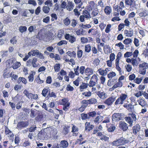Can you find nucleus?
Instances as JSON below:
<instances>
[{"mask_svg": "<svg viewBox=\"0 0 148 148\" xmlns=\"http://www.w3.org/2000/svg\"><path fill=\"white\" fill-rule=\"evenodd\" d=\"M57 133L56 128L53 126H49L41 130L38 134V138L43 140L54 139Z\"/></svg>", "mask_w": 148, "mask_h": 148, "instance_id": "1", "label": "nucleus"}, {"mask_svg": "<svg viewBox=\"0 0 148 148\" xmlns=\"http://www.w3.org/2000/svg\"><path fill=\"white\" fill-rule=\"evenodd\" d=\"M128 115V116L125 117V121L129 124L130 126L131 127L132 125L133 121H136L137 120L136 115L133 112L129 113Z\"/></svg>", "mask_w": 148, "mask_h": 148, "instance_id": "2", "label": "nucleus"}, {"mask_svg": "<svg viewBox=\"0 0 148 148\" xmlns=\"http://www.w3.org/2000/svg\"><path fill=\"white\" fill-rule=\"evenodd\" d=\"M69 101L68 98H65L59 100V104L63 106V110L65 111H67L69 108L70 103Z\"/></svg>", "mask_w": 148, "mask_h": 148, "instance_id": "3", "label": "nucleus"}, {"mask_svg": "<svg viewBox=\"0 0 148 148\" xmlns=\"http://www.w3.org/2000/svg\"><path fill=\"white\" fill-rule=\"evenodd\" d=\"M126 7L129 8L130 10H133L136 8V3L134 0H125Z\"/></svg>", "mask_w": 148, "mask_h": 148, "instance_id": "4", "label": "nucleus"}, {"mask_svg": "<svg viewBox=\"0 0 148 148\" xmlns=\"http://www.w3.org/2000/svg\"><path fill=\"white\" fill-rule=\"evenodd\" d=\"M139 73L144 75L146 74V70L148 69V63L143 62L139 65Z\"/></svg>", "mask_w": 148, "mask_h": 148, "instance_id": "5", "label": "nucleus"}, {"mask_svg": "<svg viewBox=\"0 0 148 148\" xmlns=\"http://www.w3.org/2000/svg\"><path fill=\"white\" fill-rule=\"evenodd\" d=\"M129 140L123 137H121L116 141H114L112 144V145L118 146L124 145L129 142Z\"/></svg>", "mask_w": 148, "mask_h": 148, "instance_id": "6", "label": "nucleus"}, {"mask_svg": "<svg viewBox=\"0 0 148 148\" xmlns=\"http://www.w3.org/2000/svg\"><path fill=\"white\" fill-rule=\"evenodd\" d=\"M127 97V95L122 93L118 97L114 103L115 105H121L123 103L124 101Z\"/></svg>", "mask_w": 148, "mask_h": 148, "instance_id": "7", "label": "nucleus"}, {"mask_svg": "<svg viewBox=\"0 0 148 148\" xmlns=\"http://www.w3.org/2000/svg\"><path fill=\"white\" fill-rule=\"evenodd\" d=\"M37 59L34 58L32 59H29L26 62V65L28 66H32L34 68H36L38 66V64H36L37 61Z\"/></svg>", "mask_w": 148, "mask_h": 148, "instance_id": "8", "label": "nucleus"}, {"mask_svg": "<svg viewBox=\"0 0 148 148\" xmlns=\"http://www.w3.org/2000/svg\"><path fill=\"white\" fill-rule=\"evenodd\" d=\"M98 80L97 76L95 74H94L91 77L88 84V86L90 87L95 86L97 83Z\"/></svg>", "mask_w": 148, "mask_h": 148, "instance_id": "9", "label": "nucleus"}, {"mask_svg": "<svg viewBox=\"0 0 148 148\" xmlns=\"http://www.w3.org/2000/svg\"><path fill=\"white\" fill-rule=\"evenodd\" d=\"M85 69V67L84 66H80L79 68V66H77L76 68L74 69V70L75 72V74L76 75H78L80 73L82 75H83L84 73V71Z\"/></svg>", "mask_w": 148, "mask_h": 148, "instance_id": "10", "label": "nucleus"}, {"mask_svg": "<svg viewBox=\"0 0 148 148\" xmlns=\"http://www.w3.org/2000/svg\"><path fill=\"white\" fill-rule=\"evenodd\" d=\"M5 133L7 135L8 137L10 140L13 141L14 139V134L9 128L6 127L5 129Z\"/></svg>", "mask_w": 148, "mask_h": 148, "instance_id": "11", "label": "nucleus"}, {"mask_svg": "<svg viewBox=\"0 0 148 148\" xmlns=\"http://www.w3.org/2000/svg\"><path fill=\"white\" fill-rule=\"evenodd\" d=\"M28 122L26 121H19L17 123L16 128L18 130H21L22 129L26 127L28 125Z\"/></svg>", "mask_w": 148, "mask_h": 148, "instance_id": "12", "label": "nucleus"}, {"mask_svg": "<svg viewBox=\"0 0 148 148\" xmlns=\"http://www.w3.org/2000/svg\"><path fill=\"white\" fill-rule=\"evenodd\" d=\"M97 102V100L95 98H92L88 100H84L82 101L81 103L86 104L87 106L88 104H94Z\"/></svg>", "mask_w": 148, "mask_h": 148, "instance_id": "13", "label": "nucleus"}, {"mask_svg": "<svg viewBox=\"0 0 148 148\" xmlns=\"http://www.w3.org/2000/svg\"><path fill=\"white\" fill-rule=\"evenodd\" d=\"M115 100L116 97L112 96L106 99L104 102V103L108 106H110L112 105Z\"/></svg>", "mask_w": 148, "mask_h": 148, "instance_id": "14", "label": "nucleus"}, {"mask_svg": "<svg viewBox=\"0 0 148 148\" xmlns=\"http://www.w3.org/2000/svg\"><path fill=\"white\" fill-rule=\"evenodd\" d=\"M64 38L71 43H72L76 41L75 38L73 36L70 35L69 34H66L64 35Z\"/></svg>", "mask_w": 148, "mask_h": 148, "instance_id": "15", "label": "nucleus"}, {"mask_svg": "<svg viewBox=\"0 0 148 148\" xmlns=\"http://www.w3.org/2000/svg\"><path fill=\"white\" fill-rule=\"evenodd\" d=\"M94 125L90 124V122H86L85 124V131L89 132L94 128Z\"/></svg>", "mask_w": 148, "mask_h": 148, "instance_id": "16", "label": "nucleus"}, {"mask_svg": "<svg viewBox=\"0 0 148 148\" xmlns=\"http://www.w3.org/2000/svg\"><path fill=\"white\" fill-rule=\"evenodd\" d=\"M140 125L138 124H136L133 126L132 128V130L133 134L135 135H136L138 132L140 131Z\"/></svg>", "mask_w": 148, "mask_h": 148, "instance_id": "17", "label": "nucleus"}, {"mask_svg": "<svg viewBox=\"0 0 148 148\" xmlns=\"http://www.w3.org/2000/svg\"><path fill=\"white\" fill-rule=\"evenodd\" d=\"M119 127L123 131H125L128 128L127 124L124 121L120 122Z\"/></svg>", "mask_w": 148, "mask_h": 148, "instance_id": "18", "label": "nucleus"}, {"mask_svg": "<svg viewBox=\"0 0 148 148\" xmlns=\"http://www.w3.org/2000/svg\"><path fill=\"white\" fill-rule=\"evenodd\" d=\"M90 10L87 9V8H86L82 12V14L84 15L86 18L88 19L89 18H90L91 16L90 14Z\"/></svg>", "mask_w": 148, "mask_h": 148, "instance_id": "19", "label": "nucleus"}, {"mask_svg": "<svg viewBox=\"0 0 148 148\" xmlns=\"http://www.w3.org/2000/svg\"><path fill=\"white\" fill-rule=\"evenodd\" d=\"M112 119L113 121H119L121 119V114L119 113H114L112 116Z\"/></svg>", "mask_w": 148, "mask_h": 148, "instance_id": "20", "label": "nucleus"}, {"mask_svg": "<svg viewBox=\"0 0 148 148\" xmlns=\"http://www.w3.org/2000/svg\"><path fill=\"white\" fill-rule=\"evenodd\" d=\"M138 104L142 107H147L148 105L147 101L144 99L139 98L137 100Z\"/></svg>", "mask_w": 148, "mask_h": 148, "instance_id": "21", "label": "nucleus"}, {"mask_svg": "<svg viewBox=\"0 0 148 148\" xmlns=\"http://www.w3.org/2000/svg\"><path fill=\"white\" fill-rule=\"evenodd\" d=\"M93 71L94 70L92 68L87 67L85 69L84 73L86 75L89 76L93 74Z\"/></svg>", "mask_w": 148, "mask_h": 148, "instance_id": "22", "label": "nucleus"}, {"mask_svg": "<svg viewBox=\"0 0 148 148\" xmlns=\"http://www.w3.org/2000/svg\"><path fill=\"white\" fill-rule=\"evenodd\" d=\"M123 106L124 108L127 109L130 112H132L134 107L131 103L129 104L125 103Z\"/></svg>", "mask_w": 148, "mask_h": 148, "instance_id": "23", "label": "nucleus"}, {"mask_svg": "<svg viewBox=\"0 0 148 148\" xmlns=\"http://www.w3.org/2000/svg\"><path fill=\"white\" fill-rule=\"evenodd\" d=\"M74 6V4L72 1H69L67 3L66 8L68 10L71 11L73 9Z\"/></svg>", "mask_w": 148, "mask_h": 148, "instance_id": "24", "label": "nucleus"}, {"mask_svg": "<svg viewBox=\"0 0 148 148\" xmlns=\"http://www.w3.org/2000/svg\"><path fill=\"white\" fill-rule=\"evenodd\" d=\"M133 30H129L125 29L124 31V34L126 37H130L133 35Z\"/></svg>", "mask_w": 148, "mask_h": 148, "instance_id": "25", "label": "nucleus"}, {"mask_svg": "<svg viewBox=\"0 0 148 148\" xmlns=\"http://www.w3.org/2000/svg\"><path fill=\"white\" fill-rule=\"evenodd\" d=\"M116 81L117 79H110L108 81L107 85L108 86H111L113 84H114Z\"/></svg>", "mask_w": 148, "mask_h": 148, "instance_id": "26", "label": "nucleus"}, {"mask_svg": "<svg viewBox=\"0 0 148 148\" xmlns=\"http://www.w3.org/2000/svg\"><path fill=\"white\" fill-rule=\"evenodd\" d=\"M72 125H73V126L72 127L71 132L73 133V136H76L77 135L78 133H74L78 131V128L73 124H72Z\"/></svg>", "mask_w": 148, "mask_h": 148, "instance_id": "27", "label": "nucleus"}, {"mask_svg": "<svg viewBox=\"0 0 148 148\" xmlns=\"http://www.w3.org/2000/svg\"><path fill=\"white\" fill-rule=\"evenodd\" d=\"M88 34L91 33V35L92 36H95L96 35L98 34L99 33V32L98 30L96 29H94L92 28H91L89 29L88 32Z\"/></svg>", "mask_w": 148, "mask_h": 148, "instance_id": "28", "label": "nucleus"}, {"mask_svg": "<svg viewBox=\"0 0 148 148\" xmlns=\"http://www.w3.org/2000/svg\"><path fill=\"white\" fill-rule=\"evenodd\" d=\"M60 147L66 148L68 146L69 143L67 141L65 140H62L60 142Z\"/></svg>", "mask_w": 148, "mask_h": 148, "instance_id": "29", "label": "nucleus"}, {"mask_svg": "<svg viewBox=\"0 0 148 148\" xmlns=\"http://www.w3.org/2000/svg\"><path fill=\"white\" fill-rule=\"evenodd\" d=\"M88 86V84L82 82V84L80 86L79 88L80 91H84V89L86 88Z\"/></svg>", "mask_w": 148, "mask_h": 148, "instance_id": "30", "label": "nucleus"}, {"mask_svg": "<svg viewBox=\"0 0 148 148\" xmlns=\"http://www.w3.org/2000/svg\"><path fill=\"white\" fill-rule=\"evenodd\" d=\"M112 11V8L110 6H106L104 9L105 13L107 15L110 14Z\"/></svg>", "mask_w": 148, "mask_h": 148, "instance_id": "31", "label": "nucleus"}, {"mask_svg": "<svg viewBox=\"0 0 148 148\" xmlns=\"http://www.w3.org/2000/svg\"><path fill=\"white\" fill-rule=\"evenodd\" d=\"M21 82L25 84H26L27 83V81L25 78L23 77H20L18 79L17 82L18 84H20Z\"/></svg>", "mask_w": 148, "mask_h": 148, "instance_id": "32", "label": "nucleus"}, {"mask_svg": "<svg viewBox=\"0 0 148 148\" xmlns=\"http://www.w3.org/2000/svg\"><path fill=\"white\" fill-rule=\"evenodd\" d=\"M103 119V116L99 115L97 116L95 119L93 121L96 123H99Z\"/></svg>", "mask_w": 148, "mask_h": 148, "instance_id": "33", "label": "nucleus"}, {"mask_svg": "<svg viewBox=\"0 0 148 148\" xmlns=\"http://www.w3.org/2000/svg\"><path fill=\"white\" fill-rule=\"evenodd\" d=\"M89 5L87 7V8L89 10H92L95 7V3L94 1H90L88 3Z\"/></svg>", "mask_w": 148, "mask_h": 148, "instance_id": "34", "label": "nucleus"}, {"mask_svg": "<svg viewBox=\"0 0 148 148\" xmlns=\"http://www.w3.org/2000/svg\"><path fill=\"white\" fill-rule=\"evenodd\" d=\"M97 71L100 75L103 76L106 75L107 74V72L106 70L102 69L101 68L99 69Z\"/></svg>", "mask_w": 148, "mask_h": 148, "instance_id": "35", "label": "nucleus"}, {"mask_svg": "<svg viewBox=\"0 0 148 148\" xmlns=\"http://www.w3.org/2000/svg\"><path fill=\"white\" fill-rule=\"evenodd\" d=\"M50 91V89L49 87L44 88L42 90V94L43 97H45L47 94V93Z\"/></svg>", "mask_w": 148, "mask_h": 148, "instance_id": "36", "label": "nucleus"}, {"mask_svg": "<svg viewBox=\"0 0 148 148\" xmlns=\"http://www.w3.org/2000/svg\"><path fill=\"white\" fill-rule=\"evenodd\" d=\"M21 65V63L20 62H16L13 64L12 67L14 69H16L19 67Z\"/></svg>", "mask_w": 148, "mask_h": 148, "instance_id": "37", "label": "nucleus"}, {"mask_svg": "<svg viewBox=\"0 0 148 148\" xmlns=\"http://www.w3.org/2000/svg\"><path fill=\"white\" fill-rule=\"evenodd\" d=\"M63 23L64 25L68 26L70 24L71 20L68 17H67L63 20Z\"/></svg>", "mask_w": 148, "mask_h": 148, "instance_id": "38", "label": "nucleus"}, {"mask_svg": "<svg viewBox=\"0 0 148 148\" xmlns=\"http://www.w3.org/2000/svg\"><path fill=\"white\" fill-rule=\"evenodd\" d=\"M96 94L101 99H102L105 98V93L104 92H101L100 91H99L96 92Z\"/></svg>", "mask_w": 148, "mask_h": 148, "instance_id": "39", "label": "nucleus"}, {"mask_svg": "<svg viewBox=\"0 0 148 148\" xmlns=\"http://www.w3.org/2000/svg\"><path fill=\"white\" fill-rule=\"evenodd\" d=\"M23 93L28 98L30 99V98H31L32 93H29L27 90L25 89L23 92Z\"/></svg>", "mask_w": 148, "mask_h": 148, "instance_id": "40", "label": "nucleus"}, {"mask_svg": "<svg viewBox=\"0 0 148 148\" xmlns=\"http://www.w3.org/2000/svg\"><path fill=\"white\" fill-rule=\"evenodd\" d=\"M12 74V72L10 73H8L7 72V70H5L3 74V77L4 78H10L11 77Z\"/></svg>", "mask_w": 148, "mask_h": 148, "instance_id": "41", "label": "nucleus"}, {"mask_svg": "<svg viewBox=\"0 0 148 148\" xmlns=\"http://www.w3.org/2000/svg\"><path fill=\"white\" fill-rule=\"evenodd\" d=\"M131 63L134 66H137L139 64V62L136 58H132Z\"/></svg>", "mask_w": 148, "mask_h": 148, "instance_id": "42", "label": "nucleus"}, {"mask_svg": "<svg viewBox=\"0 0 148 148\" xmlns=\"http://www.w3.org/2000/svg\"><path fill=\"white\" fill-rule=\"evenodd\" d=\"M139 16L140 17H145L148 15L147 12L146 10H143L139 13Z\"/></svg>", "mask_w": 148, "mask_h": 148, "instance_id": "43", "label": "nucleus"}, {"mask_svg": "<svg viewBox=\"0 0 148 148\" xmlns=\"http://www.w3.org/2000/svg\"><path fill=\"white\" fill-rule=\"evenodd\" d=\"M85 32V31L82 29H78L76 31V34L77 35H83L84 34Z\"/></svg>", "mask_w": 148, "mask_h": 148, "instance_id": "44", "label": "nucleus"}, {"mask_svg": "<svg viewBox=\"0 0 148 148\" xmlns=\"http://www.w3.org/2000/svg\"><path fill=\"white\" fill-rule=\"evenodd\" d=\"M66 53L69 56L71 57L75 58L76 56V53L74 51H73L72 52L69 51Z\"/></svg>", "mask_w": 148, "mask_h": 148, "instance_id": "45", "label": "nucleus"}, {"mask_svg": "<svg viewBox=\"0 0 148 148\" xmlns=\"http://www.w3.org/2000/svg\"><path fill=\"white\" fill-rule=\"evenodd\" d=\"M88 113L87 114L83 113L81 114V116L82 120H86L87 119H89Z\"/></svg>", "mask_w": 148, "mask_h": 148, "instance_id": "46", "label": "nucleus"}, {"mask_svg": "<svg viewBox=\"0 0 148 148\" xmlns=\"http://www.w3.org/2000/svg\"><path fill=\"white\" fill-rule=\"evenodd\" d=\"M132 42V40L130 38H127L123 41V43L126 45H127L131 43Z\"/></svg>", "mask_w": 148, "mask_h": 148, "instance_id": "47", "label": "nucleus"}, {"mask_svg": "<svg viewBox=\"0 0 148 148\" xmlns=\"http://www.w3.org/2000/svg\"><path fill=\"white\" fill-rule=\"evenodd\" d=\"M70 128V126L69 125L65 126L64 127L63 129V132L65 135L67 134L69 132V129Z\"/></svg>", "mask_w": 148, "mask_h": 148, "instance_id": "48", "label": "nucleus"}, {"mask_svg": "<svg viewBox=\"0 0 148 148\" xmlns=\"http://www.w3.org/2000/svg\"><path fill=\"white\" fill-rule=\"evenodd\" d=\"M88 115L89 119L90 118V117L93 118L95 117L97 115V113L95 111L90 112L88 113Z\"/></svg>", "mask_w": 148, "mask_h": 148, "instance_id": "49", "label": "nucleus"}, {"mask_svg": "<svg viewBox=\"0 0 148 148\" xmlns=\"http://www.w3.org/2000/svg\"><path fill=\"white\" fill-rule=\"evenodd\" d=\"M87 106L86 104H82L81 106L78 108V110L80 112H82L85 110Z\"/></svg>", "mask_w": 148, "mask_h": 148, "instance_id": "50", "label": "nucleus"}, {"mask_svg": "<svg viewBox=\"0 0 148 148\" xmlns=\"http://www.w3.org/2000/svg\"><path fill=\"white\" fill-rule=\"evenodd\" d=\"M42 9L43 11L45 14L49 13L50 10V8L47 6H44Z\"/></svg>", "mask_w": 148, "mask_h": 148, "instance_id": "51", "label": "nucleus"}, {"mask_svg": "<svg viewBox=\"0 0 148 148\" xmlns=\"http://www.w3.org/2000/svg\"><path fill=\"white\" fill-rule=\"evenodd\" d=\"M36 38L39 40H42L44 39L45 36L39 32L36 36Z\"/></svg>", "mask_w": 148, "mask_h": 148, "instance_id": "52", "label": "nucleus"}, {"mask_svg": "<svg viewBox=\"0 0 148 148\" xmlns=\"http://www.w3.org/2000/svg\"><path fill=\"white\" fill-rule=\"evenodd\" d=\"M64 35V31L61 29L59 30L58 32L57 35L58 37L59 38V40H61L62 37Z\"/></svg>", "mask_w": 148, "mask_h": 148, "instance_id": "53", "label": "nucleus"}, {"mask_svg": "<svg viewBox=\"0 0 148 148\" xmlns=\"http://www.w3.org/2000/svg\"><path fill=\"white\" fill-rule=\"evenodd\" d=\"M53 97L56 98V94L54 92H50V91L49 92V93L48 94L47 98H49V97Z\"/></svg>", "mask_w": 148, "mask_h": 148, "instance_id": "54", "label": "nucleus"}, {"mask_svg": "<svg viewBox=\"0 0 148 148\" xmlns=\"http://www.w3.org/2000/svg\"><path fill=\"white\" fill-rule=\"evenodd\" d=\"M99 12V11L97 9H94L91 13L92 17H93L97 15Z\"/></svg>", "mask_w": 148, "mask_h": 148, "instance_id": "55", "label": "nucleus"}, {"mask_svg": "<svg viewBox=\"0 0 148 148\" xmlns=\"http://www.w3.org/2000/svg\"><path fill=\"white\" fill-rule=\"evenodd\" d=\"M27 30V27L25 26H20L19 28V30L21 33H23L24 32H26Z\"/></svg>", "mask_w": 148, "mask_h": 148, "instance_id": "56", "label": "nucleus"}, {"mask_svg": "<svg viewBox=\"0 0 148 148\" xmlns=\"http://www.w3.org/2000/svg\"><path fill=\"white\" fill-rule=\"evenodd\" d=\"M91 50V47L90 44H88L85 46V51L87 53H89Z\"/></svg>", "mask_w": 148, "mask_h": 148, "instance_id": "57", "label": "nucleus"}, {"mask_svg": "<svg viewBox=\"0 0 148 148\" xmlns=\"http://www.w3.org/2000/svg\"><path fill=\"white\" fill-rule=\"evenodd\" d=\"M54 68L55 71L58 72L60 70V64H56L54 66Z\"/></svg>", "mask_w": 148, "mask_h": 148, "instance_id": "58", "label": "nucleus"}, {"mask_svg": "<svg viewBox=\"0 0 148 148\" xmlns=\"http://www.w3.org/2000/svg\"><path fill=\"white\" fill-rule=\"evenodd\" d=\"M116 75V74L114 72L112 71L107 75V77L109 79H112Z\"/></svg>", "mask_w": 148, "mask_h": 148, "instance_id": "59", "label": "nucleus"}, {"mask_svg": "<svg viewBox=\"0 0 148 148\" xmlns=\"http://www.w3.org/2000/svg\"><path fill=\"white\" fill-rule=\"evenodd\" d=\"M115 127L113 124H112L110 127L108 128V131L109 132H112L115 129Z\"/></svg>", "mask_w": 148, "mask_h": 148, "instance_id": "60", "label": "nucleus"}, {"mask_svg": "<svg viewBox=\"0 0 148 148\" xmlns=\"http://www.w3.org/2000/svg\"><path fill=\"white\" fill-rule=\"evenodd\" d=\"M123 86L122 82L118 81V82L114 85V87H115L116 88L118 87L121 88Z\"/></svg>", "mask_w": 148, "mask_h": 148, "instance_id": "61", "label": "nucleus"}, {"mask_svg": "<svg viewBox=\"0 0 148 148\" xmlns=\"http://www.w3.org/2000/svg\"><path fill=\"white\" fill-rule=\"evenodd\" d=\"M77 24V21L75 19H73L71 20V25L73 27H76Z\"/></svg>", "mask_w": 148, "mask_h": 148, "instance_id": "62", "label": "nucleus"}, {"mask_svg": "<svg viewBox=\"0 0 148 148\" xmlns=\"http://www.w3.org/2000/svg\"><path fill=\"white\" fill-rule=\"evenodd\" d=\"M145 58H148V48H146L143 51L142 54Z\"/></svg>", "mask_w": 148, "mask_h": 148, "instance_id": "63", "label": "nucleus"}, {"mask_svg": "<svg viewBox=\"0 0 148 148\" xmlns=\"http://www.w3.org/2000/svg\"><path fill=\"white\" fill-rule=\"evenodd\" d=\"M115 46L119 47L120 49L121 50L123 49L124 48V46L121 42H119V43L115 44Z\"/></svg>", "mask_w": 148, "mask_h": 148, "instance_id": "64", "label": "nucleus"}]
</instances>
